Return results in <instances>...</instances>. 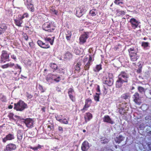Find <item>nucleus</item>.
Returning <instances> with one entry per match:
<instances>
[{
  "instance_id": "1",
  "label": "nucleus",
  "mask_w": 151,
  "mask_h": 151,
  "mask_svg": "<svg viewBox=\"0 0 151 151\" xmlns=\"http://www.w3.org/2000/svg\"><path fill=\"white\" fill-rule=\"evenodd\" d=\"M128 78L127 75L124 72H122L119 76L118 80L117 81L116 83V87L117 88L120 87L122 85L123 82H127V78Z\"/></svg>"
},
{
  "instance_id": "2",
  "label": "nucleus",
  "mask_w": 151,
  "mask_h": 151,
  "mask_svg": "<svg viewBox=\"0 0 151 151\" xmlns=\"http://www.w3.org/2000/svg\"><path fill=\"white\" fill-rule=\"evenodd\" d=\"M14 104V109L17 111H21L26 108V105L22 101H19L17 103H15Z\"/></svg>"
},
{
  "instance_id": "3",
  "label": "nucleus",
  "mask_w": 151,
  "mask_h": 151,
  "mask_svg": "<svg viewBox=\"0 0 151 151\" xmlns=\"http://www.w3.org/2000/svg\"><path fill=\"white\" fill-rule=\"evenodd\" d=\"M28 14L27 13H25L22 16L21 15L18 16V20H15V22L17 25L18 26H21V24L22 23V19L25 17H27L28 16Z\"/></svg>"
},
{
  "instance_id": "4",
  "label": "nucleus",
  "mask_w": 151,
  "mask_h": 151,
  "mask_svg": "<svg viewBox=\"0 0 151 151\" xmlns=\"http://www.w3.org/2000/svg\"><path fill=\"white\" fill-rule=\"evenodd\" d=\"M111 74L109 75L108 77H106V79L104 80L105 83L108 84L109 86H111L113 83V80L111 77Z\"/></svg>"
},
{
  "instance_id": "5",
  "label": "nucleus",
  "mask_w": 151,
  "mask_h": 151,
  "mask_svg": "<svg viewBox=\"0 0 151 151\" xmlns=\"http://www.w3.org/2000/svg\"><path fill=\"white\" fill-rule=\"evenodd\" d=\"M24 122L27 127H30L33 126L34 121L32 119L27 118L24 120Z\"/></svg>"
},
{
  "instance_id": "6",
  "label": "nucleus",
  "mask_w": 151,
  "mask_h": 151,
  "mask_svg": "<svg viewBox=\"0 0 151 151\" xmlns=\"http://www.w3.org/2000/svg\"><path fill=\"white\" fill-rule=\"evenodd\" d=\"M16 148V146L15 145L10 144L6 146V148L4 150V151H11L15 149Z\"/></svg>"
},
{
  "instance_id": "7",
  "label": "nucleus",
  "mask_w": 151,
  "mask_h": 151,
  "mask_svg": "<svg viewBox=\"0 0 151 151\" xmlns=\"http://www.w3.org/2000/svg\"><path fill=\"white\" fill-rule=\"evenodd\" d=\"M134 101L136 104H139L141 103V101L140 98L139 97V94L138 93H135L134 95Z\"/></svg>"
},
{
  "instance_id": "8",
  "label": "nucleus",
  "mask_w": 151,
  "mask_h": 151,
  "mask_svg": "<svg viewBox=\"0 0 151 151\" xmlns=\"http://www.w3.org/2000/svg\"><path fill=\"white\" fill-rule=\"evenodd\" d=\"M88 143L87 141L84 142L81 147V149L83 151H86L89 148Z\"/></svg>"
},
{
  "instance_id": "9",
  "label": "nucleus",
  "mask_w": 151,
  "mask_h": 151,
  "mask_svg": "<svg viewBox=\"0 0 151 151\" xmlns=\"http://www.w3.org/2000/svg\"><path fill=\"white\" fill-rule=\"evenodd\" d=\"M130 22L131 23L132 27L134 29L136 28L138 25V22L134 18H132L130 20Z\"/></svg>"
},
{
  "instance_id": "10",
  "label": "nucleus",
  "mask_w": 151,
  "mask_h": 151,
  "mask_svg": "<svg viewBox=\"0 0 151 151\" xmlns=\"http://www.w3.org/2000/svg\"><path fill=\"white\" fill-rule=\"evenodd\" d=\"M87 38V35L86 34L82 35L80 37V42L82 43H83L86 42V40Z\"/></svg>"
},
{
  "instance_id": "11",
  "label": "nucleus",
  "mask_w": 151,
  "mask_h": 151,
  "mask_svg": "<svg viewBox=\"0 0 151 151\" xmlns=\"http://www.w3.org/2000/svg\"><path fill=\"white\" fill-rule=\"evenodd\" d=\"M92 115L91 114L89 113H86L84 116L85 122L86 123L87 121H89L92 119Z\"/></svg>"
},
{
  "instance_id": "12",
  "label": "nucleus",
  "mask_w": 151,
  "mask_h": 151,
  "mask_svg": "<svg viewBox=\"0 0 151 151\" xmlns=\"http://www.w3.org/2000/svg\"><path fill=\"white\" fill-rule=\"evenodd\" d=\"M103 120L104 122H106L112 124L113 122L111 120L109 116L108 115L105 116Z\"/></svg>"
},
{
  "instance_id": "13",
  "label": "nucleus",
  "mask_w": 151,
  "mask_h": 151,
  "mask_svg": "<svg viewBox=\"0 0 151 151\" xmlns=\"http://www.w3.org/2000/svg\"><path fill=\"white\" fill-rule=\"evenodd\" d=\"M124 138L121 135H119L115 139L116 142L118 143H120L124 140Z\"/></svg>"
},
{
  "instance_id": "14",
  "label": "nucleus",
  "mask_w": 151,
  "mask_h": 151,
  "mask_svg": "<svg viewBox=\"0 0 151 151\" xmlns=\"http://www.w3.org/2000/svg\"><path fill=\"white\" fill-rule=\"evenodd\" d=\"M91 100L90 99H88L86 100L84 106V108H87L89 107L91 103Z\"/></svg>"
},
{
  "instance_id": "15",
  "label": "nucleus",
  "mask_w": 151,
  "mask_h": 151,
  "mask_svg": "<svg viewBox=\"0 0 151 151\" xmlns=\"http://www.w3.org/2000/svg\"><path fill=\"white\" fill-rule=\"evenodd\" d=\"M128 51L129 53V55H130L131 54L132 55H136V51L134 50V48H130L128 50Z\"/></svg>"
},
{
  "instance_id": "16",
  "label": "nucleus",
  "mask_w": 151,
  "mask_h": 151,
  "mask_svg": "<svg viewBox=\"0 0 151 151\" xmlns=\"http://www.w3.org/2000/svg\"><path fill=\"white\" fill-rule=\"evenodd\" d=\"M9 55L7 54L4 51L2 52V55L1 56V58L2 59L4 58L5 59H7L9 57Z\"/></svg>"
},
{
  "instance_id": "17",
  "label": "nucleus",
  "mask_w": 151,
  "mask_h": 151,
  "mask_svg": "<svg viewBox=\"0 0 151 151\" xmlns=\"http://www.w3.org/2000/svg\"><path fill=\"white\" fill-rule=\"evenodd\" d=\"M50 24H48L47 23L44 24L42 26V27L44 30L46 31H48L47 28L50 27Z\"/></svg>"
},
{
  "instance_id": "18",
  "label": "nucleus",
  "mask_w": 151,
  "mask_h": 151,
  "mask_svg": "<svg viewBox=\"0 0 151 151\" xmlns=\"http://www.w3.org/2000/svg\"><path fill=\"white\" fill-rule=\"evenodd\" d=\"M37 44H38L41 47L43 48H46V46L45 47H42L41 46V45H45V43L43 42L42 41L40 40H38L37 41Z\"/></svg>"
},
{
  "instance_id": "19",
  "label": "nucleus",
  "mask_w": 151,
  "mask_h": 151,
  "mask_svg": "<svg viewBox=\"0 0 151 151\" xmlns=\"http://www.w3.org/2000/svg\"><path fill=\"white\" fill-rule=\"evenodd\" d=\"M101 143L104 144L107 143L109 141V140L108 139H104V138H101Z\"/></svg>"
},
{
  "instance_id": "20",
  "label": "nucleus",
  "mask_w": 151,
  "mask_h": 151,
  "mask_svg": "<svg viewBox=\"0 0 151 151\" xmlns=\"http://www.w3.org/2000/svg\"><path fill=\"white\" fill-rule=\"evenodd\" d=\"M6 137L8 140H11L14 139L13 136L10 134L7 135Z\"/></svg>"
},
{
  "instance_id": "21",
  "label": "nucleus",
  "mask_w": 151,
  "mask_h": 151,
  "mask_svg": "<svg viewBox=\"0 0 151 151\" xmlns=\"http://www.w3.org/2000/svg\"><path fill=\"white\" fill-rule=\"evenodd\" d=\"M53 39L52 40H51V39H50V38H47V37H46L45 38V40H47V41H49L50 42V44L51 45H52L53 44V41H54V37H53Z\"/></svg>"
},
{
  "instance_id": "22",
  "label": "nucleus",
  "mask_w": 151,
  "mask_h": 151,
  "mask_svg": "<svg viewBox=\"0 0 151 151\" xmlns=\"http://www.w3.org/2000/svg\"><path fill=\"white\" fill-rule=\"evenodd\" d=\"M135 55H132V54H131L130 55L131 60L133 61H135L137 60V59L135 57Z\"/></svg>"
},
{
  "instance_id": "23",
  "label": "nucleus",
  "mask_w": 151,
  "mask_h": 151,
  "mask_svg": "<svg viewBox=\"0 0 151 151\" xmlns=\"http://www.w3.org/2000/svg\"><path fill=\"white\" fill-rule=\"evenodd\" d=\"M50 12H54L55 14L56 15L57 14L58 11L57 10H55L52 7H51V9H50Z\"/></svg>"
},
{
  "instance_id": "24",
  "label": "nucleus",
  "mask_w": 151,
  "mask_h": 151,
  "mask_svg": "<svg viewBox=\"0 0 151 151\" xmlns=\"http://www.w3.org/2000/svg\"><path fill=\"white\" fill-rule=\"evenodd\" d=\"M72 55L70 53H67L65 54V58H70L71 57Z\"/></svg>"
},
{
  "instance_id": "25",
  "label": "nucleus",
  "mask_w": 151,
  "mask_h": 151,
  "mask_svg": "<svg viewBox=\"0 0 151 151\" xmlns=\"http://www.w3.org/2000/svg\"><path fill=\"white\" fill-rule=\"evenodd\" d=\"M94 98L95 100L99 101V94L96 93V95L95 96Z\"/></svg>"
},
{
  "instance_id": "26",
  "label": "nucleus",
  "mask_w": 151,
  "mask_h": 151,
  "mask_svg": "<svg viewBox=\"0 0 151 151\" xmlns=\"http://www.w3.org/2000/svg\"><path fill=\"white\" fill-rule=\"evenodd\" d=\"M90 63L88 62L84 66V68L85 70H88L89 67Z\"/></svg>"
},
{
  "instance_id": "27",
  "label": "nucleus",
  "mask_w": 151,
  "mask_h": 151,
  "mask_svg": "<svg viewBox=\"0 0 151 151\" xmlns=\"http://www.w3.org/2000/svg\"><path fill=\"white\" fill-rule=\"evenodd\" d=\"M142 46L144 47H147L148 46V43L147 42H143L142 43Z\"/></svg>"
},
{
  "instance_id": "28",
  "label": "nucleus",
  "mask_w": 151,
  "mask_h": 151,
  "mask_svg": "<svg viewBox=\"0 0 151 151\" xmlns=\"http://www.w3.org/2000/svg\"><path fill=\"white\" fill-rule=\"evenodd\" d=\"M101 69V66L100 65H97L95 71H98Z\"/></svg>"
},
{
  "instance_id": "29",
  "label": "nucleus",
  "mask_w": 151,
  "mask_h": 151,
  "mask_svg": "<svg viewBox=\"0 0 151 151\" xmlns=\"http://www.w3.org/2000/svg\"><path fill=\"white\" fill-rule=\"evenodd\" d=\"M6 29V26L2 25V26H1V27L0 28V31L3 30V31H4Z\"/></svg>"
},
{
  "instance_id": "30",
  "label": "nucleus",
  "mask_w": 151,
  "mask_h": 151,
  "mask_svg": "<svg viewBox=\"0 0 151 151\" xmlns=\"http://www.w3.org/2000/svg\"><path fill=\"white\" fill-rule=\"evenodd\" d=\"M31 149H33V150H38V149H40L41 148V146L40 145H39L38 146L36 147H31Z\"/></svg>"
},
{
  "instance_id": "31",
  "label": "nucleus",
  "mask_w": 151,
  "mask_h": 151,
  "mask_svg": "<svg viewBox=\"0 0 151 151\" xmlns=\"http://www.w3.org/2000/svg\"><path fill=\"white\" fill-rule=\"evenodd\" d=\"M90 13L91 14L92 16H94L96 15L97 13H96L94 12L93 10H91L90 11Z\"/></svg>"
},
{
  "instance_id": "32",
  "label": "nucleus",
  "mask_w": 151,
  "mask_h": 151,
  "mask_svg": "<svg viewBox=\"0 0 151 151\" xmlns=\"http://www.w3.org/2000/svg\"><path fill=\"white\" fill-rule=\"evenodd\" d=\"M138 90L140 92H142L144 91V88L142 87H139L138 88Z\"/></svg>"
},
{
  "instance_id": "33",
  "label": "nucleus",
  "mask_w": 151,
  "mask_h": 151,
  "mask_svg": "<svg viewBox=\"0 0 151 151\" xmlns=\"http://www.w3.org/2000/svg\"><path fill=\"white\" fill-rule=\"evenodd\" d=\"M51 67L54 69H56L57 68V66L54 63H53L51 65Z\"/></svg>"
},
{
  "instance_id": "34",
  "label": "nucleus",
  "mask_w": 151,
  "mask_h": 151,
  "mask_svg": "<svg viewBox=\"0 0 151 151\" xmlns=\"http://www.w3.org/2000/svg\"><path fill=\"white\" fill-rule=\"evenodd\" d=\"M76 69L78 71L79 70H80V65H79V64H78V65H77L76 66Z\"/></svg>"
},
{
  "instance_id": "35",
  "label": "nucleus",
  "mask_w": 151,
  "mask_h": 151,
  "mask_svg": "<svg viewBox=\"0 0 151 151\" xmlns=\"http://www.w3.org/2000/svg\"><path fill=\"white\" fill-rule=\"evenodd\" d=\"M114 3L116 4H119V3H122V2H121L119 0H115Z\"/></svg>"
},
{
  "instance_id": "36",
  "label": "nucleus",
  "mask_w": 151,
  "mask_h": 151,
  "mask_svg": "<svg viewBox=\"0 0 151 151\" xmlns=\"http://www.w3.org/2000/svg\"><path fill=\"white\" fill-rule=\"evenodd\" d=\"M23 37L26 40H27L28 37L26 34H24L23 35Z\"/></svg>"
},
{
  "instance_id": "37",
  "label": "nucleus",
  "mask_w": 151,
  "mask_h": 151,
  "mask_svg": "<svg viewBox=\"0 0 151 151\" xmlns=\"http://www.w3.org/2000/svg\"><path fill=\"white\" fill-rule=\"evenodd\" d=\"M8 66H9L8 64H7L2 65V67L3 68H7Z\"/></svg>"
},
{
  "instance_id": "38",
  "label": "nucleus",
  "mask_w": 151,
  "mask_h": 151,
  "mask_svg": "<svg viewBox=\"0 0 151 151\" xmlns=\"http://www.w3.org/2000/svg\"><path fill=\"white\" fill-rule=\"evenodd\" d=\"M73 91L72 89L71 88H70L69 89V91L68 92V93L69 94H70L72 93Z\"/></svg>"
},
{
  "instance_id": "39",
  "label": "nucleus",
  "mask_w": 151,
  "mask_h": 151,
  "mask_svg": "<svg viewBox=\"0 0 151 151\" xmlns=\"http://www.w3.org/2000/svg\"><path fill=\"white\" fill-rule=\"evenodd\" d=\"M70 36L71 35V32L70 31H68L67 32V34H66V35H70Z\"/></svg>"
},
{
  "instance_id": "40",
  "label": "nucleus",
  "mask_w": 151,
  "mask_h": 151,
  "mask_svg": "<svg viewBox=\"0 0 151 151\" xmlns=\"http://www.w3.org/2000/svg\"><path fill=\"white\" fill-rule=\"evenodd\" d=\"M70 35H66V38L68 40H69L70 39Z\"/></svg>"
},
{
  "instance_id": "41",
  "label": "nucleus",
  "mask_w": 151,
  "mask_h": 151,
  "mask_svg": "<svg viewBox=\"0 0 151 151\" xmlns=\"http://www.w3.org/2000/svg\"><path fill=\"white\" fill-rule=\"evenodd\" d=\"M8 140V139H7V138H6V137L3 139V141L4 142H6V141Z\"/></svg>"
},
{
  "instance_id": "42",
  "label": "nucleus",
  "mask_w": 151,
  "mask_h": 151,
  "mask_svg": "<svg viewBox=\"0 0 151 151\" xmlns=\"http://www.w3.org/2000/svg\"><path fill=\"white\" fill-rule=\"evenodd\" d=\"M69 96L70 98L71 99L72 101H73V96L70 94H69Z\"/></svg>"
},
{
  "instance_id": "43",
  "label": "nucleus",
  "mask_w": 151,
  "mask_h": 151,
  "mask_svg": "<svg viewBox=\"0 0 151 151\" xmlns=\"http://www.w3.org/2000/svg\"><path fill=\"white\" fill-rule=\"evenodd\" d=\"M56 117L57 120L58 121H60V122H61L62 120L61 119H60L59 118V117Z\"/></svg>"
},
{
  "instance_id": "44",
  "label": "nucleus",
  "mask_w": 151,
  "mask_h": 151,
  "mask_svg": "<svg viewBox=\"0 0 151 151\" xmlns=\"http://www.w3.org/2000/svg\"><path fill=\"white\" fill-rule=\"evenodd\" d=\"M92 60V58L91 57H90L89 59L88 62L90 63V62Z\"/></svg>"
},
{
  "instance_id": "45",
  "label": "nucleus",
  "mask_w": 151,
  "mask_h": 151,
  "mask_svg": "<svg viewBox=\"0 0 151 151\" xmlns=\"http://www.w3.org/2000/svg\"><path fill=\"white\" fill-rule=\"evenodd\" d=\"M60 78V77H58V78H56V79H55V80L57 82H58L59 81V78Z\"/></svg>"
},
{
  "instance_id": "46",
  "label": "nucleus",
  "mask_w": 151,
  "mask_h": 151,
  "mask_svg": "<svg viewBox=\"0 0 151 151\" xmlns=\"http://www.w3.org/2000/svg\"><path fill=\"white\" fill-rule=\"evenodd\" d=\"M63 123L65 124H67L68 123V121L67 120H66L63 122Z\"/></svg>"
},
{
  "instance_id": "47",
  "label": "nucleus",
  "mask_w": 151,
  "mask_h": 151,
  "mask_svg": "<svg viewBox=\"0 0 151 151\" xmlns=\"http://www.w3.org/2000/svg\"><path fill=\"white\" fill-rule=\"evenodd\" d=\"M32 44H33V42H30L29 43V46L30 47H31V46L32 45Z\"/></svg>"
},
{
  "instance_id": "48",
  "label": "nucleus",
  "mask_w": 151,
  "mask_h": 151,
  "mask_svg": "<svg viewBox=\"0 0 151 151\" xmlns=\"http://www.w3.org/2000/svg\"><path fill=\"white\" fill-rule=\"evenodd\" d=\"M58 129L60 131H63V128L61 127H59Z\"/></svg>"
},
{
  "instance_id": "49",
  "label": "nucleus",
  "mask_w": 151,
  "mask_h": 151,
  "mask_svg": "<svg viewBox=\"0 0 151 151\" xmlns=\"http://www.w3.org/2000/svg\"><path fill=\"white\" fill-rule=\"evenodd\" d=\"M92 50V48L89 49V50H88L89 52L90 53H91V52Z\"/></svg>"
},
{
  "instance_id": "50",
  "label": "nucleus",
  "mask_w": 151,
  "mask_h": 151,
  "mask_svg": "<svg viewBox=\"0 0 151 151\" xmlns=\"http://www.w3.org/2000/svg\"><path fill=\"white\" fill-rule=\"evenodd\" d=\"M12 107H13L11 105H10L9 106V109H11L12 108Z\"/></svg>"
},
{
  "instance_id": "51",
  "label": "nucleus",
  "mask_w": 151,
  "mask_h": 151,
  "mask_svg": "<svg viewBox=\"0 0 151 151\" xmlns=\"http://www.w3.org/2000/svg\"><path fill=\"white\" fill-rule=\"evenodd\" d=\"M12 58H13L14 59H16V57H14V55L12 56Z\"/></svg>"
},
{
  "instance_id": "52",
  "label": "nucleus",
  "mask_w": 151,
  "mask_h": 151,
  "mask_svg": "<svg viewBox=\"0 0 151 151\" xmlns=\"http://www.w3.org/2000/svg\"><path fill=\"white\" fill-rule=\"evenodd\" d=\"M141 71V70L140 69H139L137 70V72L138 73H140Z\"/></svg>"
},
{
  "instance_id": "53",
  "label": "nucleus",
  "mask_w": 151,
  "mask_h": 151,
  "mask_svg": "<svg viewBox=\"0 0 151 151\" xmlns=\"http://www.w3.org/2000/svg\"><path fill=\"white\" fill-rule=\"evenodd\" d=\"M17 68H18L19 69H21V67H20V66H19L18 65H17Z\"/></svg>"
},
{
  "instance_id": "54",
  "label": "nucleus",
  "mask_w": 151,
  "mask_h": 151,
  "mask_svg": "<svg viewBox=\"0 0 151 151\" xmlns=\"http://www.w3.org/2000/svg\"><path fill=\"white\" fill-rule=\"evenodd\" d=\"M87 60H88V58H86L84 60V62L85 63V62Z\"/></svg>"
},
{
  "instance_id": "55",
  "label": "nucleus",
  "mask_w": 151,
  "mask_h": 151,
  "mask_svg": "<svg viewBox=\"0 0 151 151\" xmlns=\"http://www.w3.org/2000/svg\"><path fill=\"white\" fill-rule=\"evenodd\" d=\"M86 108H84V107L83 109H81V111H84V110H85Z\"/></svg>"
},
{
  "instance_id": "56",
  "label": "nucleus",
  "mask_w": 151,
  "mask_h": 151,
  "mask_svg": "<svg viewBox=\"0 0 151 151\" xmlns=\"http://www.w3.org/2000/svg\"><path fill=\"white\" fill-rule=\"evenodd\" d=\"M30 6H29V7L31 8L32 9V6L31 4H30Z\"/></svg>"
},
{
  "instance_id": "57",
  "label": "nucleus",
  "mask_w": 151,
  "mask_h": 151,
  "mask_svg": "<svg viewBox=\"0 0 151 151\" xmlns=\"http://www.w3.org/2000/svg\"><path fill=\"white\" fill-rule=\"evenodd\" d=\"M83 132H86V130L85 129H84L83 130Z\"/></svg>"
},
{
  "instance_id": "58",
  "label": "nucleus",
  "mask_w": 151,
  "mask_h": 151,
  "mask_svg": "<svg viewBox=\"0 0 151 151\" xmlns=\"http://www.w3.org/2000/svg\"><path fill=\"white\" fill-rule=\"evenodd\" d=\"M4 31H3V30L2 31H0V34H1V33L2 32H3Z\"/></svg>"
},
{
  "instance_id": "59",
  "label": "nucleus",
  "mask_w": 151,
  "mask_h": 151,
  "mask_svg": "<svg viewBox=\"0 0 151 151\" xmlns=\"http://www.w3.org/2000/svg\"><path fill=\"white\" fill-rule=\"evenodd\" d=\"M42 110L44 111H45L44 109V108H42Z\"/></svg>"
},
{
  "instance_id": "60",
  "label": "nucleus",
  "mask_w": 151,
  "mask_h": 151,
  "mask_svg": "<svg viewBox=\"0 0 151 151\" xmlns=\"http://www.w3.org/2000/svg\"><path fill=\"white\" fill-rule=\"evenodd\" d=\"M30 0H27V2H29Z\"/></svg>"
},
{
  "instance_id": "61",
  "label": "nucleus",
  "mask_w": 151,
  "mask_h": 151,
  "mask_svg": "<svg viewBox=\"0 0 151 151\" xmlns=\"http://www.w3.org/2000/svg\"><path fill=\"white\" fill-rule=\"evenodd\" d=\"M100 91L99 89V88H98V91Z\"/></svg>"
},
{
  "instance_id": "62",
  "label": "nucleus",
  "mask_w": 151,
  "mask_h": 151,
  "mask_svg": "<svg viewBox=\"0 0 151 151\" xmlns=\"http://www.w3.org/2000/svg\"><path fill=\"white\" fill-rule=\"evenodd\" d=\"M15 116V117H19V116Z\"/></svg>"
},
{
  "instance_id": "63",
  "label": "nucleus",
  "mask_w": 151,
  "mask_h": 151,
  "mask_svg": "<svg viewBox=\"0 0 151 151\" xmlns=\"http://www.w3.org/2000/svg\"><path fill=\"white\" fill-rule=\"evenodd\" d=\"M126 144L125 143H124L123 145H124Z\"/></svg>"
},
{
  "instance_id": "64",
  "label": "nucleus",
  "mask_w": 151,
  "mask_h": 151,
  "mask_svg": "<svg viewBox=\"0 0 151 151\" xmlns=\"http://www.w3.org/2000/svg\"><path fill=\"white\" fill-rule=\"evenodd\" d=\"M48 128H49V127H50V126H48Z\"/></svg>"
}]
</instances>
